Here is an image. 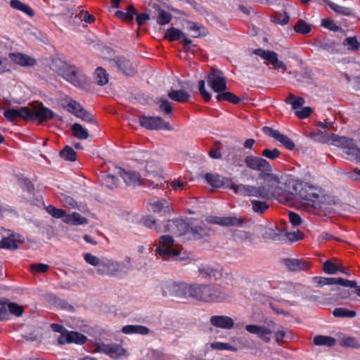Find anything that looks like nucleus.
Returning a JSON list of instances; mask_svg holds the SVG:
<instances>
[{
  "instance_id": "obj_1",
  "label": "nucleus",
  "mask_w": 360,
  "mask_h": 360,
  "mask_svg": "<svg viewBox=\"0 0 360 360\" xmlns=\"http://www.w3.org/2000/svg\"><path fill=\"white\" fill-rule=\"evenodd\" d=\"M292 188L293 193H288L292 197L289 202H283V204L290 205L295 200L300 207L306 211H311L314 208H323L321 203L324 198V191L321 187L311 182L295 180L292 181Z\"/></svg>"
},
{
  "instance_id": "obj_2",
  "label": "nucleus",
  "mask_w": 360,
  "mask_h": 360,
  "mask_svg": "<svg viewBox=\"0 0 360 360\" xmlns=\"http://www.w3.org/2000/svg\"><path fill=\"white\" fill-rule=\"evenodd\" d=\"M175 296L179 297H192L200 301L213 302L225 300L226 295L217 286L179 283L173 285Z\"/></svg>"
},
{
  "instance_id": "obj_3",
  "label": "nucleus",
  "mask_w": 360,
  "mask_h": 360,
  "mask_svg": "<svg viewBox=\"0 0 360 360\" xmlns=\"http://www.w3.org/2000/svg\"><path fill=\"white\" fill-rule=\"evenodd\" d=\"M259 177L267 183L266 186H253L251 188L250 196L269 199L276 198L280 202H288L292 197L291 194L286 193L280 186L279 178L274 174H259Z\"/></svg>"
},
{
  "instance_id": "obj_4",
  "label": "nucleus",
  "mask_w": 360,
  "mask_h": 360,
  "mask_svg": "<svg viewBox=\"0 0 360 360\" xmlns=\"http://www.w3.org/2000/svg\"><path fill=\"white\" fill-rule=\"evenodd\" d=\"M50 68L65 79L76 86H80L83 82V75L73 66L68 65L60 59H54L50 64Z\"/></svg>"
},
{
  "instance_id": "obj_5",
  "label": "nucleus",
  "mask_w": 360,
  "mask_h": 360,
  "mask_svg": "<svg viewBox=\"0 0 360 360\" xmlns=\"http://www.w3.org/2000/svg\"><path fill=\"white\" fill-rule=\"evenodd\" d=\"M142 223L145 226L159 233L169 231L170 226L173 225H175L179 229L178 235L186 233L188 229L187 224L184 220H176L172 222L167 221L162 224H158L157 221L152 217L147 216L142 219Z\"/></svg>"
},
{
  "instance_id": "obj_6",
  "label": "nucleus",
  "mask_w": 360,
  "mask_h": 360,
  "mask_svg": "<svg viewBox=\"0 0 360 360\" xmlns=\"http://www.w3.org/2000/svg\"><path fill=\"white\" fill-rule=\"evenodd\" d=\"M91 352H101L108 355L110 358L118 359L127 357L129 352L118 344H105L98 341L91 342Z\"/></svg>"
},
{
  "instance_id": "obj_7",
  "label": "nucleus",
  "mask_w": 360,
  "mask_h": 360,
  "mask_svg": "<svg viewBox=\"0 0 360 360\" xmlns=\"http://www.w3.org/2000/svg\"><path fill=\"white\" fill-rule=\"evenodd\" d=\"M160 245L155 251L163 258L177 257L182 250L179 245L174 244L171 236H162L159 239Z\"/></svg>"
},
{
  "instance_id": "obj_8",
  "label": "nucleus",
  "mask_w": 360,
  "mask_h": 360,
  "mask_svg": "<svg viewBox=\"0 0 360 360\" xmlns=\"http://www.w3.org/2000/svg\"><path fill=\"white\" fill-rule=\"evenodd\" d=\"M333 144L342 148L349 160L360 162V149L351 139L333 135Z\"/></svg>"
},
{
  "instance_id": "obj_9",
  "label": "nucleus",
  "mask_w": 360,
  "mask_h": 360,
  "mask_svg": "<svg viewBox=\"0 0 360 360\" xmlns=\"http://www.w3.org/2000/svg\"><path fill=\"white\" fill-rule=\"evenodd\" d=\"M141 127L149 130L167 129L172 130V127L160 117H150L143 115L139 117Z\"/></svg>"
},
{
  "instance_id": "obj_10",
  "label": "nucleus",
  "mask_w": 360,
  "mask_h": 360,
  "mask_svg": "<svg viewBox=\"0 0 360 360\" xmlns=\"http://www.w3.org/2000/svg\"><path fill=\"white\" fill-rule=\"evenodd\" d=\"M207 83L211 89L217 93L224 91L227 89L226 80L221 71L212 68L207 75Z\"/></svg>"
},
{
  "instance_id": "obj_11",
  "label": "nucleus",
  "mask_w": 360,
  "mask_h": 360,
  "mask_svg": "<svg viewBox=\"0 0 360 360\" xmlns=\"http://www.w3.org/2000/svg\"><path fill=\"white\" fill-rule=\"evenodd\" d=\"M246 166L252 169L261 172L260 174H272V167L270 163L262 158L248 155L245 158Z\"/></svg>"
},
{
  "instance_id": "obj_12",
  "label": "nucleus",
  "mask_w": 360,
  "mask_h": 360,
  "mask_svg": "<svg viewBox=\"0 0 360 360\" xmlns=\"http://www.w3.org/2000/svg\"><path fill=\"white\" fill-rule=\"evenodd\" d=\"M113 172L115 174H117L128 186H138L143 182L141 175L135 171L113 167Z\"/></svg>"
},
{
  "instance_id": "obj_13",
  "label": "nucleus",
  "mask_w": 360,
  "mask_h": 360,
  "mask_svg": "<svg viewBox=\"0 0 360 360\" xmlns=\"http://www.w3.org/2000/svg\"><path fill=\"white\" fill-rule=\"evenodd\" d=\"M28 120L37 119L39 122L51 120L54 116V112L42 105L30 108Z\"/></svg>"
},
{
  "instance_id": "obj_14",
  "label": "nucleus",
  "mask_w": 360,
  "mask_h": 360,
  "mask_svg": "<svg viewBox=\"0 0 360 360\" xmlns=\"http://www.w3.org/2000/svg\"><path fill=\"white\" fill-rule=\"evenodd\" d=\"M86 340V338L77 332H68L67 330L60 334L58 338V342L60 345L66 343L83 344Z\"/></svg>"
},
{
  "instance_id": "obj_15",
  "label": "nucleus",
  "mask_w": 360,
  "mask_h": 360,
  "mask_svg": "<svg viewBox=\"0 0 360 360\" xmlns=\"http://www.w3.org/2000/svg\"><path fill=\"white\" fill-rule=\"evenodd\" d=\"M254 53L260 56L275 68L286 69L285 65L282 61L278 60V55L274 51L257 49L254 51Z\"/></svg>"
},
{
  "instance_id": "obj_16",
  "label": "nucleus",
  "mask_w": 360,
  "mask_h": 360,
  "mask_svg": "<svg viewBox=\"0 0 360 360\" xmlns=\"http://www.w3.org/2000/svg\"><path fill=\"white\" fill-rule=\"evenodd\" d=\"M264 131L269 136H271L278 142H280L285 148L288 150H293L295 144L293 141L285 134L281 133L279 131L273 129L270 127H264Z\"/></svg>"
},
{
  "instance_id": "obj_17",
  "label": "nucleus",
  "mask_w": 360,
  "mask_h": 360,
  "mask_svg": "<svg viewBox=\"0 0 360 360\" xmlns=\"http://www.w3.org/2000/svg\"><path fill=\"white\" fill-rule=\"evenodd\" d=\"M245 330L251 334L257 335L265 342H269L271 340L270 335L273 333L269 327L253 324L247 325Z\"/></svg>"
},
{
  "instance_id": "obj_18",
  "label": "nucleus",
  "mask_w": 360,
  "mask_h": 360,
  "mask_svg": "<svg viewBox=\"0 0 360 360\" xmlns=\"http://www.w3.org/2000/svg\"><path fill=\"white\" fill-rule=\"evenodd\" d=\"M314 279L319 286L339 284L346 287H354L356 285L355 281H349L341 278L314 277Z\"/></svg>"
},
{
  "instance_id": "obj_19",
  "label": "nucleus",
  "mask_w": 360,
  "mask_h": 360,
  "mask_svg": "<svg viewBox=\"0 0 360 360\" xmlns=\"http://www.w3.org/2000/svg\"><path fill=\"white\" fill-rule=\"evenodd\" d=\"M24 238L19 234H10L8 236L4 237L0 240V248L8 250H16L18 248V243H22Z\"/></svg>"
},
{
  "instance_id": "obj_20",
  "label": "nucleus",
  "mask_w": 360,
  "mask_h": 360,
  "mask_svg": "<svg viewBox=\"0 0 360 360\" xmlns=\"http://www.w3.org/2000/svg\"><path fill=\"white\" fill-rule=\"evenodd\" d=\"M30 108L22 107L20 108H9L4 112L5 117L9 121H13L18 118L29 119Z\"/></svg>"
},
{
  "instance_id": "obj_21",
  "label": "nucleus",
  "mask_w": 360,
  "mask_h": 360,
  "mask_svg": "<svg viewBox=\"0 0 360 360\" xmlns=\"http://www.w3.org/2000/svg\"><path fill=\"white\" fill-rule=\"evenodd\" d=\"M207 221L212 224H219L222 226H240L243 221L241 218H237L236 217H210L207 218Z\"/></svg>"
},
{
  "instance_id": "obj_22",
  "label": "nucleus",
  "mask_w": 360,
  "mask_h": 360,
  "mask_svg": "<svg viewBox=\"0 0 360 360\" xmlns=\"http://www.w3.org/2000/svg\"><path fill=\"white\" fill-rule=\"evenodd\" d=\"M283 264L292 271H306L310 267L308 262L298 259H285L283 260Z\"/></svg>"
},
{
  "instance_id": "obj_23",
  "label": "nucleus",
  "mask_w": 360,
  "mask_h": 360,
  "mask_svg": "<svg viewBox=\"0 0 360 360\" xmlns=\"http://www.w3.org/2000/svg\"><path fill=\"white\" fill-rule=\"evenodd\" d=\"M212 326L222 329L230 330L234 326L233 320L227 316H212L210 318Z\"/></svg>"
},
{
  "instance_id": "obj_24",
  "label": "nucleus",
  "mask_w": 360,
  "mask_h": 360,
  "mask_svg": "<svg viewBox=\"0 0 360 360\" xmlns=\"http://www.w3.org/2000/svg\"><path fill=\"white\" fill-rule=\"evenodd\" d=\"M200 275L202 278L210 281H217L222 277L221 268L219 266H207L200 270Z\"/></svg>"
},
{
  "instance_id": "obj_25",
  "label": "nucleus",
  "mask_w": 360,
  "mask_h": 360,
  "mask_svg": "<svg viewBox=\"0 0 360 360\" xmlns=\"http://www.w3.org/2000/svg\"><path fill=\"white\" fill-rule=\"evenodd\" d=\"M117 174H115L113 172V167L110 169V173H103L101 175L103 183L106 188L110 191L116 190L120 185V180L117 177Z\"/></svg>"
},
{
  "instance_id": "obj_26",
  "label": "nucleus",
  "mask_w": 360,
  "mask_h": 360,
  "mask_svg": "<svg viewBox=\"0 0 360 360\" xmlns=\"http://www.w3.org/2000/svg\"><path fill=\"white\" fill-rule=\"evenodd\" d=\"M9 58L21 66H33L36 64L34 58L20 53H10Z\"/></svg>"
},
{
  "instance_id": "obj_27",
  "label": "nucleus",
  "mask_w": 360,
  "mask_h": 360,
  "mask_svg": "<svg viewBox=\"0 0 360 360\" xmlns=\"http://www.w3.org/2000/svg\"><path fill=\"white\" fill-rule=\"evenodd\" d=\"M110 260L107 259H100L96 257L91 256V266H94V270L91 269V272L96 271L98 274L108 275L109 270Z\"/></svg>"
},
{
  "instance_id": "obj_28",
  "label": "nucleus",
  "mask_w": 360,
  "mask_h": 360,
  "mask_svg": "<svg viewBox=\"0 0 360 360\" xmlns=\"http://www.w3.org/2000/svg\"><path fill=\"white\" fill-rule=\"evenodd\" d=\"M65 109L77 117L84 119L87 115L86 111L75 101L71 100L65 106Z\"/></svg>"
},
{
  "instance_id": "obj_29",
  "label": "nucleus",
  "mask_w": 360,
  "mask_h": 360,
  "mask_svg": "<svg viewBox=\"0 0 360 360\" xmlns=\"http://www.w3.org/2000/svg\"><path fill=\"white\" fill-rule=\"evenodd\" d=\"M121 331L127 335L140 334L144 335L150 333V329L146 326L141 325H127L123 326Z\"/></svg>"
},
{
  "instance_id": "obj_30",
  "label": "nucleus",
  "mask_w": 360,
  "mask_h": 360,
  "mask_svg": "<svg viewBox=\"0 0 360 360\" xmlns=\"http://www.w3.org/2000/svg\"><path fill=\"white\" fill-rule=\"evenodd\" d=\"M205 178L206 181L213 187H228L226 182L228 179H224L219 174H206Z\"/></svg>"
},
{
  "instance_id": "obj_31",
  "label": "nucleus",
  "mask_w": 360,
  "mask_h": 360,
  "mask_svg": "<svg viewBox=\"0 0 360 360\" xmlns=\"http://www.w3.org/2000/svg\"><path fill=\"white\" fill-rule=\"evenodd\" d=\"M70 18L73 23L79 24L82 22L84 27L90 22V15L86 11H84V10L76 11L72 14Z\"/></svg>"
},
{
  "instance_id": "obj_32",
  "label": "nucleus",
  "mask_w": 360,
  "mask_h": 360,
  "mask_svg": "<svg viewBox=\"0 0 360 360\" xmlns=\"http://www.w3.org/2000/svg\"><path fill=\"white\" fill-rule=\"evenodd\" d=\"M168 96L172 101L181 103L188 101L190 98V94L187 91L181 89L171 90L168 93Z\"/></svg>"
},
{
  "instance_id": "obj_33",
  "label": "nucleus",
  "mask_w": 360,
  "mask_h": 360,
  "mask_svg": "<svg viewBox=\"0 0 360 360\" xmlns=\"http://www.w3.org/2000/svg\"><path fill=\"white\" fill-rule=\"evenodd\" d=\"M128 269L129 266L123 264H120L116 262L110 260L108 275L121 276L122 274L127 273Z\"/></svg>"
},
{
  "instance_id": "obj_34",
  "label": "nucleus",
  "mask_w": 360,
  "mask_h": 360,
  "mask_svg": "<svg viewBox=\"0 0 360 360\" xmlns=\"http://www.w3.org/2000/svg\"><path fill=\"white\" fill-rule=\"evenodd\" d=\"M63 221L66 224H70L72 225H81L83 224H86L88 220L81 216L77 212H74L70 214H65V218L63 219Z\"/></svg>"
},
{
  "instance_id": "obj_35",
  "label": "nucleus",
  "mask_w": 360,
  "mask_h": 360,
  "mask_svg": "<svg viewBox=\"0 0 360 360\" xmlns=\"http://www.w3.org/2000/svg\"><path fill=\"white\" fill-rule=\"evenodd\" d=\"M323 271L328 274H335L338 271L347 274L344 271L341 264L334 263L332 261H326L323 263Z\"/></svg>"
},
{
  "instance_id": "obj_36",
  "label": "nucleus",
  "mask_w": 360,
  "mask_h": 360,
  "mask_svg": "<svg viewBox=\"0 0 360 360\" xmlns=\"http://www.w3.org/2000/svg\"><path fill=\"white\" fill-rule=\"evenodd\" d=\"M150 209L153 212H160L163 211L164 213L170 212L169 203L165 200H154L150 202Z\"/></svg>"
},
{
  "instance_id": "obj_37",
  "label": "nucleus",
  "mask_w": 360,
  "mask_h": 360,
  "mask_svg": "<svg viewBox=\"0 0 360 360\" xmlns=\"http://www.w3.org/2000/svg\"><path fill=\"white\" fill-rule=\"evenodd\" d=\"M314 343L319 346L332 347L336 343V340L329 336L317 335L314 338Z\"/></svg>"
},
{
  "instance_id": "obj_38",
  "label": "nucleus",
  "mask_w": 360,
  "mask_h": 360,
  "mask_svg": "<svg viewBox=\"0 0 360 360\" xmlns=\"http://www.w3.org/2000/svg\"><path fill=\"white\" fill-rule=\"evenodd\" d=\"M136 14V9L132 5H129L127 7V12L122 11H117L115 15L124 21H131L134 18V15Z\"/></svg>"
},
{
  "instance_id": "obj_39",
  "label": "nucleus",
  "mask_w": 360,
  "mask_h": 360,
  "mask_svg": "<svg viewBox=\"0 0 360 360\" xmlns=\"http://www.w3.org/2000/svg\"><path fill=\"white\" fill-rule=\"evenodd\" d=\"M285 103L290 104L292 109L297 110L300 108L305 103L303 98L299 96H295L293 94H290L285 100Z\"/></svg>"
},
{
  "instance_id": "obj_40",
  "label": "nucleus",
  "mask_w": 360,
  "mask_h": 360,
  "mask_svg": "<svg viewBox=\"0 0 360 360\" xmlns=\"http://www.w3.org/2000/svg\"><path fill=\"white\" fill-rule=\"evenodd\" d=\"M72 134L77 139H86L89 136V133L86 129L82 127L79 124L75 123L71 127Z\"/></svg>"
},
{
  "instance_id": "obj_41",
  "label": "nucleus",
  "mask_w": 360,
  "mask_h": 360,
  "mask_svg": "<svg viewBox=\"0 0 360 360\" xmlns=\"http://www.w3.org/2000/svg\"><path fill=\"white\" fill-rule=\"evenodd\" d=\"M94 79L98 85H104L108 82V75L102 68H98L94 73Z\"/></svg>"
},
{
  "instance_id": "obj_42",
  "label": "nucleus",
  "mask_w": 360,
  "mask_h": 360,
  "mask_svg": "<svg viewBox=\"0 0 360 360\" xmlns=\"http://www.w3.org/2000/svg\"><path fill=\"white\" fill-rule=\"evenodd\" d=\"M187 28L192 32L193 37H198L205 34V29L203 26L193 22H188Z\"/></svg>"
},
{
  "instance_id": "obj_43",
  "label": "nucleus",
  "mask_w": 360,
  "mask_h": 360,
  "mask_svg": "<svg viewBox=\"0 0 360 360\" xmlns=\"http://www.w3.org/2000/svg\"><path fill=\"white\" fill-rule=\"evenodd\" d=\"M10 5L13 8L21 11L30 16H32L34 15L33 11L27 5L18 0H11Z\"/></svg>"
},
{
  "instance_id": "obj_44",
  "label": "nucleus",
  "mask_w": 360,
  "mask_h": 360,
  "mask_svg": "<svg viewBox=\"0 0 360 360\" xmlns=\"http://www.w3.org/2000/svg\"><path fill=\"white\" fill-rule=\"evenodd\" d=\"M348 51H356L359 49L360 43L356 37H349L345 39L342 42Z\"/></svg>"
},
{
  "instance_id": "obj_45",
  "label": "nucleus",
  "mask_w": 360,
  "mask_h": 360,
  "mask_svg": "<svg viewBox=\"0 0 360 360\" xmlns=\"http://www.w3.org/2000/svg\"><path fill=\"white\" fill-rule=\"evenodd\" d=\"M216 98L218 101H227L233 104H236L240 101V99L236 96L229 91H221L219 93Z\"/></svg>"
},
{
  "instance_id": "obj_46",
  "label": "nucleus",
  "mask_w": 360,
  "mask_h": 360,
  "mask_svg": "<svg viewBox=\"0 0 360 360\" xmlns=\"http://www.w3.org/2000/svg\"><path fill=\"white\" fill-rule=\"evenodd\" d=\"M339 344L344 347L360 348V343L354 338L352 337L342 338L339 341Z\"/></svg>"
},
{
  "instance_id": "obj_47",
  "label": "nucleus",
  "mask_w": 360,
  "mask_h": 360,
  "mask_svg": "<svg viewBox=\"0 0 360 360\" xmlns=\"http://www.w3.org/2000/svg\"><path fill=\"white\" fill-rule=\"evenodd\" d=\"M60 156L69 161H75L77 159V155L73 148L69 146H66L60 152Z\"/></svg>"
},
{
  "instance_id": "obj_48",
  "label": "nucleus",
  "mask_w": 360,
  "mask_h": 360,
  "mask_svg": "<svg viewBox=\"0 0 360 360\" xmlns=\"http://www.w3.org/2000/svg\"><path fill=\"white\" fill-rule=\"evenodd\" d=\"M333 314L335 317H340V318H353L356 316V312L353 310H349L345 308H335L333 311Z\"/></svg>"
},
{
  "instance_id": "obj_49",
  "label": "nucleus",
  "mask_w": 360,
  "mask_h": 360,
  "mask_svg": "<svg viewBox=\"0 0 360 360\" xmlns=\"http://www.w3.org/2000/svg\"><path fill=\"white\" fill-rule=\"evenodd\" d=\"M328 6L335 13L344 15H350L352 13V9L348 7L341 6L333 2L328 1Z\"/></svg>"
},
{
  "instance_id": "obj_50",
  "label": "nucleus",
  "mask_w": 360,
  "mask_h": 360,
  "mask_svg": "<svg viewBox=\"0 0 360 360\" xmlns=\"http://www.w3.org/2000/svg\"><path fill=\"white\" fill-rule=\"evenodd\" d=\"M184 32L179 29L172 27L167 30L165 38L169 41H176L181 39Z\"/></svg>"
},
{
  "instance_id": "obj_51",
  "label": "nucleus",
  "mask_w": 360,
  "mask_h": 360,
  "mask_svg": "<svg viewBox=\"0 0 360 360\" xmlns=\"http://www.w3.org/2000/svg\"><path fill=\"white\" fill-rule=\"evenodd\" d=\"M226 182L229 183V184H227V186H229V188L233 189L234 193H236V194H238V195H245V196L246 195V191H247L248 185H245V184L236 185L233 184V182L232 181L231 179H227Z\"/></svg>"
},
{
  "instance_id": "obj_52",
  "label": "nucleus",
  "mask_w": 360,
  "mask_h": 360,
  "mask_svg": "<svg viewBox=\"0 0 360 360\" xmlns=\"http://www.w3.org/2000/svg\"><path fill=\"white\" fill-rule=\"evenodd\" d=\"M46 212L53 217L56 219L65 218L66 212L62 209H58L53 205H49L46 207Z\"/></svg>"
},
{
  "instance_id": "obj_53",
  "label": "nucleus",
  "mask_w": 360,
  "mask_h": 360,
  "mask_svg": "<svg viewBox=\"0 0 360 360\" xmlns=\"http://www.w3.org/2000/svg\"><path fill=\"white\" fill-rule=\"evenodd\" d=\"M294 30L297 33L307 34L311 31V26L305 21L300 20L295 25Z\"/></svg>"
},
{
  "instance_id": "obj_54",
  "label": "nucleus",
  "mask_w": 360,
  "mask_h": 360,
  "mask_svg": "<svg viewBox=\"0 0 360 360\" xmlns=\"http://www.w3.org/2000/svg\"><path fill=\"white\" fill-rule=\"evenodd\" d=\"M171 20H172V15L169 13H168L165 11H163V10L159 11L158 15L157 18V22L158 24L162 25H167V24L169 23Z\"/></svg>"
},
{
  "instance_id": "obj_55",
  "label": "nucleus",
  "mask_w": 360,
  "mask_h": 360,
  "mask_svg": "<svg viewBox=\"0 0 360 360\" xmlns=\"http://www.w3.org/2000/svg\"><path fill=\"white\" fill-rule=\"evenodd\" d=\"M6 309L8 314H12L18 316H21L23 312L22 307L15 303H6Z\"/></svg>"
},
{
  "instance_id": "obj_56",
  "label": "nucleus",
  "mask_w": 360,
  "mask_h": 360,
  "mask_svg": "<svg viewBox=\"0 0 360 360\" xmlns=\"http://www.w3.org/2000/svg\"><path fill=\"white\" fill-rule=\"evenodd\" d=\"M211 347L213 349H217V350H229V351H232V352L237 351L236 347L231 346V345H229L228 343L219 342H216L212 343Z\"/></svg>"
},
{
  "instance_id": "obj_57",
  "label": "nucleus",
  "mask_w": 360,
  "mask_h": 360,
  "mask_svg": "<svg viewBox=\"0 0 360 360\" xmlns=\"http://www.w3.org/2000/svg\"><path fill=\"white\" fill-rule=\"evenodd\" d=\"M262 155L266 158L274 160L277 159L280 156L281 152L277 148H266L262 151Z\"/></svg>"
},
{
  "instance_id": "obj_58",
  "label": "nucleus",
  "mask_w": 360,
  "mask_h": 360,
  "mask_svg": "<svg viewBox=\"0 0 360 360\" xmlns=\"http://www.w3.org/2000/svg\"><path fill=\"white\" fill-rule=\"evenodd\" d=\"M160 110L164 113L169 115L172 112V107L171 103L166 98H161L159 101Z\"/></svg>"
},
{
  "instance_id": "obj_59",
  "label": "nucleus",
  "mask_w": 360,
  "mask_h": 360,
  "mask_svg": "<svg viewBox=\"0 0 360 360\" xmlns=\"http://www.w3.org/2000/svg\"><path fill=\"white\" fill-rule=\"evenodd\" d=\"M252 210L257 213H263L269 206L265 202L259 200H252Z\"/></svg>"
},
{
  "instance_id": "obj_60",
  "label": "nucleus",
  "mask_w": 360,
  "mask_h": 360,
  "mask_svg": "<svg viewBox=\"0 0 360 360\" xmlns=\"http://www.w3.org/2000/svg\"><path fill=\"white\" fill-rule=\"evenodd\" d=\"M291 335L290 332L283 330H278L275 332V339L278 342H284L287 338H290Z\"/></svg>"
},
{
  "instance_id": "obj_61",
  "label": "nucleus",
  "mask_w": 360,
  "mask_h": 360,
  "mask_svg": "<svg viewBox=\"0 0 360 360\" xmlns=\"http://www.w3.org/2000/svg\"><path fill=\"white\" fill-rule=\"evenodd\" d=\"M321 25L331 31L338 32L341 30V28L331 19L326 18L322 20Z\"/></svg>"
},
{
  "instance_id": "obj_62",
  "label": "nucleus",
  "mask_w": 360,
  "mask_h": 360,
  "mask_svg": "<svg viewBox=\"0 0 360 360\" xmlns=\"http://www.w3.org/2000/svg\"><path fill=\"white\" fill-rule=\"evenodd\" d=\"M187 185V182L181 179H174L170 183L171 187L174 191L186 189Z\"/></svg>"
},
{
  "instance_id": "obj_63",
  "label": "nucleus",
  "mask_w": 360,
  "mask_h": 360,
  "mask_svg": "<svg viewBox=\"0 0 360 360\" xmlns=\"http://www.w3.org/2000/svg\"><path fill=\"white\" fill-rule=\"evenodd\" d=\"M49 266L46 264L39 263L30 266V270L33 274L36 273H45L49 269Z\"/></svg>"
},
{
  "instance_id": "obj_64",
  "label": "nucleus",
  "mask_w": 360,
  "mask_h": 360,
  "mask_svg": "<svg viewBox=\"0 0 360 360\" xmlns=\"http://www.w3.org/2000/svg\"><path fill=\"white\" fill-rule=\"evenodd\" d=\"M61 202L63 206L67 208L73 209L78 207L77 202L72 197L68 195L64 196Z\"/></svg>"
}]
</instances>
